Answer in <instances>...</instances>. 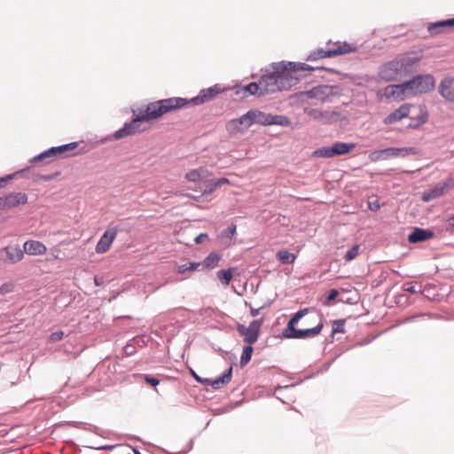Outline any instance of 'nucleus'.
Segmentation results:
<instances>
[{"instance_id":"7ed1b4c3","label":"nucleus","mask_w":454,"mask_h":454,"mask_svg":"<svg viewBox=\"0 0 454 454\" xmlns=\"http://www.w3.org/2000/svg\"><path fill=\"white\" fill-rule=\"evenodd\" d=\"M308 312V309H301L295 313L293 317L289 320L287 326L283 330V336L287 339H308L313 338L318 335L324 326L322 320L311 328L305 330L295 329V325L299 320L304 317Z\"/></svg>"},{"instance_id":"8fccbe9b","label":"nucleus","mask_w":454,"mask_h":454,"mask_svg":"<svg viewBox=\"0 0 454 454\" xmlns=\"http://www.w3.org/2000/svg\"><path fill=\"white\" fill-rule=\"evenodd\" d=\"M259 310H260L259 309H251V315L253 317H256L259 314Z\"/></svg>"},{"instance_id":"09e8293b","label":"nucleus","mask_w":454,"mask_h":454,"mask_svg":"<svg viewBox=\"0 0 454 454\" xmlns=\"http://www.w3.org/2000/svg\"><path fill=\"white\" fill-rule=\"evenodd\" d=\"M405 290L407 292H410V293H412V294L416 293L415 286H410L406 287Z\"/></svg>"},{"instance_id":"bb28decb","label":"nucleus","mask_w":454,"mask_h":454,"mask_svg":"<svg viewBox=\"0 0 454 454\" xmlns=\"http://www.w3.org/2000/svg\"><path fill=\"white\" fill-rule=\"evenodd\" d=\"M248 113L253 124L270 125V121L272 120L271 114H265L258 110H250Z\"/></svg>"},{"instance_id":"39448f33","label":"nucleus","mask_w":454,"mask_h":454,"mask_svg":"<svg viewBox=\"0 0 454 454\" xmlns=\"http://www.w3.org/2000/svg\"><path fill=\"white\" fill-rule=\"evenodd\" d=\"M405 82L410 98L427 93L433 90L435 85L434 78L431 74L417 75Z\"/></svg>"},{"instance_id":"a878e982","label":"nucleus","mask_w":454,"mask_h":454,"mask_svg":"<svg viewBox=\"0 0 454 454\" xmlns=\"http://www.w3.org/2000/svg\"><path fill=\"white\" fill-rule=\"evenodd\" d=\"M447 190L448 184L446 183L439 184L435 185L434 188L424 192L422 195V200L424 201L433 200L443 195Z\"/></svg>"},{"instance_id":"72a5a7b5","label":"nucleus","mask_w":454,"mask_h":454,"mask_svg":"<svg viewBox=\"0 0 454 454\" xmlns=\"http://www.w3.org/2000/svg\"><path fill=\"white\" fill-rule=\"evenodd\" d=\"M277 124L283 127H288L291 124L290 120L282 115H272V120L270 121V125Z\"/></svg>"},{"instance_id":"c9c22d12","label":"nucleus","mask_w":454,"mask_h":454,"mask_svg":"<svg viewBox=\"0 0 454 454\" xmlns=\"http://www.w3.org/2000/svg\"><path fill=\"white\" fill-rule=\"evenodd\" d=\"M333 333H343L345 332L344 330V320H335L333 323Z\"/></svg>"},{"instance_id":"5701e85b","label":"nucleus","mask_w":454,"mask_h":454,"mask_svg":"<svg viewBox=\"0 0 454 454\" xmlns=\"http://www.w3.org/2000/svg\"><path fill=\"white\" fill-rule=\"evenodd\" d=\"M452 27H454V19H449L430 23L427 26V30L430 35H434L450 30Z\"/></svg>"},{"instance_id":"a211bd4d","label":"nucleus","mask_w":454,"mask_h":454,"mask_svg":"<svg viewBox=\"0 0 454 454\" xmlns=\"http://www.w3.org/2000/svg\"><path fill=\"white\" fill-rule=\"evenodd\" d=\"M192 374L197 381L211 386L215 389H218L227 385L231 380L232 367H230L222 376L215 380L206 379L203 380L195 372H192Z\"/></svg>"},{"instance_id":"f3484780","label":"nucleus","mask_w":454,"mask_h":454,"mask_svg":"<svg viewBox=\"0 0 454 454\" xmlns=\"http://www.w3.org/2000/svg\"><path fill=\"white\" fill-rule=\"evenodd\" d=\"M408 91L409 90L408 88L406 87V82H403L401 84H392L387 86L384 89L383 94L387 98L403 101L406 98H410Z\"/></svg>"},{"instance_id":"6e6552de","label":"nucleus","mask_w":454,"mask_h":454,"mask_svg":"<svg viewBox=\"0 0 454 454\" xmlns=\"http://www.w3.org/2000/svg\"><path fill=\"white\" fill-rule=\"evenodd\" d=\"M409 153H415L414 148H396L389 147L381 150H376L369 154V159L372 162L386 160L390 158L404 157Z\"/></svg>"},{"instance_id":"a19ab883","label":"nucleus","mask_w":454,"mask_h":454,"mask_svg":"<svg viewBox=\"0 0 454 454\" xmlns=\"http://www.w3.org/2000/svg\"><path fill=\"white\" fill-rule=\"evenodd\" d=\"M339 295V292L336 289H331L329 291V294L326 297L325 305H330V302L336 299V297Z\"/></svg>"},{"instance_id":"aec40b11","label":"nucleus","mask_w":454,"mask_h":454,"mask_svg":"<svg viewBox=\"0 0 454 454\" xmlns=\"http://www.w3.org/2000/svg\"><path fill=\"white\" fill-rule=\"evenodd\" d=\"M438 92L445 100L454 103V77L443 78L439 83Z\"/></svg>"},{"instance_id":"2f4dec72","label":"nucleus","mask_w":454,"mask_h":454,"mask_svg":"<svg viewBox=\"0 0 454 454\" xmlns=\"http://www.w3.org/2000/svg\"><path fill=\"white\" fill-rule=\"evenodd\" d=\"M253 351H254V348L252 347V345H247L243 349V352L241 354V357H240V366L241 367H244L245 365H247L249 361L251 360V357H252V354H253Z\"/></svg>"},{"instance_id":"4468645a","label":"nucleus","mask_w":454,"mask_h":454,"mask_svg":"<svg viewBox=\"0 0 454 454\" xmlns=\"http://www.w3.org/2000/svg\"><path fill=\"white\" fill-rule=\"evenodd\" d=\"M78 146L76 142L63 145L60 146L51 147V149L43 152L34 159V161L43 160L46 158H60L62 155H67L68 153L74 151Z\"/></svg>"},{"instance_id":"37998d69","label":"nucleus","mask_w":454,"mask_h":454,"mask_svg":"<svg viewBox=\"0 0 454 454\" xmlns=\"http://www.w3.org/2000/svg\"><path fill=\"white\" fill-rule=\"evenodd\" d=\"M236 230H237V226L235 224H231V226H229L224 231L223 233L227 236V237H232L235 233H236Z\"/></svg>"},{"instance_id":"dca6fc26","label":"nucleus","mask_w":454,"mask_h":454,"mask_svg":"<svg viewBox=\"0 0 454 454\" xmlns=\"http://www.w3.org/2000/svg\"><path fill=\"white\" fill-rule=\"evenodd\" d=\"M118 234L117 227L108 228L98 241L95 251L98 254L108 252Z\"/></svg>"},{"instance_id":"393cba45","label":"nucleus","mask_w":454,"mask_h":454,"mask_svg":"<svg viewBox=\"0 0 454 454\" xmlns=\"http://www.w3.org/2000/svg\"><path fill=\"white\" fill-rule=\"evenodd\" d=\"M402 64V69L404 74L410 72L411 68L420 60V57L415 53H406L396 58Z\"/></svg>"},{"instance_id":"b1692460","label":"nucleus","mask_w":454,"mask_h":454,"mask_svg":"<svg viewBox=\"0 0 454 454\" xmlns=\"http://www.w3.org/2000/svg\"><path fill=\"white\" fill-rule=\"evenodd\" d=\"M433 236V231L415 227L412 232L408 236V241L412 244L419 243L431 239Z\"/></svg>"},{"instance_id":"603ef678","label":"nucleus","mask_w":454,"mask_h":454,"mask_svg":"<svg viewBox=\"0 0 454 454\" xmlns=\"http://www.w3.org/2000/svg\"><path fill=\"white\" fill-rule=\"evenodd\" d=\"M52 250L53 251H59V249L57 247H53Z\"/></svg>"},{"instance_id":"1a4fd4ad","label":"nucleus","mask_w":454,"mask_h":454,"mask_svg":"<svg viewBox=\"0 0 454 454\" xmlns=\"http://www.w3.org/2000/svg\"><path fill=\"white\" fill-rule=\"evenodd\" d=\"M408 117L410 123L408 127L410 129H419L425 124L428 120V111L423 105L409 104L408 103Z\"/></svg>"},{"instance_id":"9d476101","label":"nucleus","mask_w":454,"mask_h":454,"mask_svg":"<svg viewBox=\"0 0 454 454\" xmlns=\"http://www.w3.org/2000/svg\"><path fill=\"white\" fill-rule=\"evenodd\" d=\"M263 324V319L252 321L248 326L244 325H238V333L243 337L244 341L249 345L257 341L260 334L261 327Z\"/></svg>"},{"instance_id":"ddd939ff","label":"nucleus","mask_w":454,"mask_h":454,"mask_svg":"<svg viewBox=\"0 0 454 454\" xmlns=\"http://www.w3.org/2000/svg\"><path fill=\"white\" fill-rule=\"evenodd\" d=\"M27 202V195L25 192H12L0 197V210H9Z\"/></svg>"},{"instance_id":"c85d7f7f","label":"nucleus","mask_w":454,"mask_h":454,"mask_svg":"<svg viewBox=\"0 0 454 454\" xmlns=\"http://www.w3.org/2000/svg\"><path fill=\"white\" fill-rule=\"evenodd\" d=\"M238 270L236 268H230L228 270H221L217 272L218 279L221 283L227 286H229L231 278L234 275H238Z\"/></svg>"},{"instance_id":"7c9ffc66","label":"nucleus","mask_w":454,"mask_h":454,"mask_svg":"<svg viewBox=\"0 0 454 454\" xmlns=\"http://www.w3.org/2000/svg\"><path fill=\"white\" fill-rule=\"evenodd\" d=\"M276 257L278 261L285 264L294 263L296 260V255L287 250H280L277 253Z\"/></svg>"},{"instance_id":"f03ea898","label":"nucleus","mask_w":454,"mask_h":454,"mask_svg":"<svg viewBox=\"0 0 454 454\" xmlns=\"http://www.w3.org/2000/svg\"><path fill=\"white\" fill-rule=\"evenodd\" d=\"M322 67H313L305 63L281 61L271 65V73L264 74L267 77L271 93L286 90L297 84L300 80L298 74L311 72Z\"/></svg>"},{"instance_id":"20e7f679","label":"nucleus","mask_w":454,"mask_h":454,"mask_svg":"<svg viewBox=\"0 0 454 454\" xmlns=\"http://www.w3.org/2000/svg\"><path fill=\"white\" fill-rule=\"evenodd\" d=\"M357 51V47L354 43L347 42H332L326 43L325 49L320 48L311 51L307 57L308 61H315L321 59L333 58L338 55L347 54Z\"/></svg>"},{"instance_id":"c03bdc74","label":"nucleus","mask_w":454,"mask_h":454,"mask_svg":"<svg viewBox=\"0 0 454 454\" xmlns=\"http://www.w3.org/2000/svg\"><path fill=\"white\" fill-rule=\"evenodd\" d=\"M214 182H215V187H218V188L223 184L230 183L229 179L225 178V177L219 178L217 180H215Z\"/></svg>"},{"instance_id":"9b49d317","label":"nucleus","mask_w":454,"mask_h":454,"mask_svg":"<svg viewBox=\"0 0 454 454\" xmlns=\"http://www.w3.org/2000/svg\"><path fill=\"white\" fill-rule=\"evenodd\" d=\"M24 258V251L19 245H9L0 250V261L7 264L20 262Z\"/></svg>"},{"instance_id":"ea45409f","label":"nucleus","mask_w":454,"mask_h":454,"mask_svg":"<svg viewBox=\"0 0 454 454\" xmlns=\"http://www.w3.org/2000/svg\"><path fill=\"white\" fill-rule=\"evenodd\" d=\"M64 336H65V333L63 331H57L55 333H52L50 335L49 340L51 342H57V341L61 340L64 338Z\"/></svg>"},{"instance_id":"4c0bfd02","label":"nucleus","mask_w":454,"mask_h":454,"mask_svg":"<svg viewBox=\"0 0 454 454\" xmlns=\"http://www.w3.org/2000/svg\"><path fill=\"white\" fill-rule=\"evenodd\" d=\"M140 377L143 378L144 380L147 384H149V385H151L153 387H156L160 383L159 380H157L156 378L152 377L151 375H148V374H142V375H140Z\"/></svg>"},{"instance_id":"f8f14e48","label":"nucleus","mask_w":454,"mask_h":454,"mask_svg":"<svg viewBox=\"0 0 454 454\" xmlns=\"http://www.w3.org/2000/svg\"><path fill=\"white\" fill-rule=\"evenodd\" d=\"M253 125L249 113H246L237 119H232L226 123V130L231 135L243 133Z\"/></svg>"},{"instance_id":"a18cd8bd","label":"nucleus","mask_w":454,"mask_h":454,"mask_svg":"<svg viewBox=\"0 0 454 454\" xmlns=\"http://www.w3.org/2000/svg\"><path fill=\"white\" fill-rule=\"evenodd\" d=\"M447 229H454V214L446 219Z\"/></svg>"},{"instance_id":"cd10ccee","label":"nucleus","mask_w":454,"mask_h":454,"mask_svg":"<svg viewBox=\"0 0 454 454\" xmlns=\"http://www.w3.org/2000/svg\"><path fill=\"white\" fill-rule=\"evenodd\" d=\"M209 175L208 171L203 168L192 169L185 174V179L189 182L199 183Z\"/></svg>"},{"instance_id":"0eeeda50","label":"nucleus","mask_w":454,"mask_h":454,"mask_svg":"<svg viewBox=\"0 0 454 454\" xmlns=\"http://www.w3.org/2000/svg\"><path fill=\"white\" fill-rule=\"evenodd\" d=\"M235 93L242 98H247L249 96H263L271 93V91L270 90L267 77L262 75L259 82H250L246 86L239 87Z\"/></svg>"},{"instance_id":"412c9836","label":"nucleus","mask_w":454,"mask_h":454,"mask_svg":"<svg viewBox=\"0 0 454 454\" xmlns=\"http://www.w3.org/2000/svg\"><path fill=\"white\" fill-rule=\"evenodd\" d=\"M23 251L29 255H43L47 252V247L39 240L29 239L24 243Z\"/></svg>"},{"instance_id":"3c124183","label":"nucleus","mask_w":454,"mask_h":454,"mask_svg":"<svg viewBox=\"0 0 454 454\" xmlns=\"http://www.w3.org/2000/svg\"><path fill=\"white\" fill-rule=\"evenodd\" d=\"M94 282H95V285H96V286H100V285H101V283L99 282V279H98V277H95V278H94Z\"/></svg>"},{"instance_id":"6ab92c4d","label":"nucleus","mask_w":454,"mask_h":454,"mask_svg":"<svg viewBox=\"0 0 454 454\" xmlns=\"http://www.w3.org/2000/svg\"><path fill=\"white\" fill-rule=\"evenodd\" d=\"M303 94L310 99H315L317 102H325L329 100L330 96L333 95V90L329 86L319 85Z\"/></svg>"},{"instance_id":"de8ad7c7","label":"nucleus","mask_w":454,"mask_h":454,"mask_svg":"<svg viewBox=\"0 0 454 454\" xmlns=\"http://www.w3.org/2000/svg\"><path fill=\"white\" fill-rule=\"evenodd\" d=\"M369 208L371 210L376 211V210H378L380 208V205L378 203H370L369 204Z\"/></svg>"},{"instance_id":"f704fd0d","label":"nucleus","mask_w":454,"mask_h":454,"mask_svg":"<svg viewBox=\"0 0 454 454\" xmlns=\"http://www.w3.org/2000/svg\"><path fill=\"white\" fill-rule=\"evenodd\" d=\"M359 249H360L359 245H355L354 247H352L344 255L345 261L350 262L353 259H355L359 254Z\"/></svg>"},{"instance_id":"f257e3e1","label":"nucleus","mask_w":454,"mask_h":454,"mask_svg":"<svg viewBox=\"0 0 454 454\" xmlns=\"http://www.w3.org/2000/svg\"><path fill=\"white\" fill-rule=\"evenodd\" d=\"M219 92L220 89L215 86L201 90L197 97L190 101L184 98H169L150 103L144 111L139 110L137 114L134 112L135 118L115 131L114 137L115 139H121L137 132L145 131L147 128L143 125V122L158 120L164 114L183 108L190 103L194 105L203 104L213 99Z\"/></svg>"},{"instance_id":"2eb2a0df","label":"nucleus","mask_w":454,"mask_h":454,"mask_svg":"<svg viewBox=\"0 0 454 454\" xmlns=\"http://www.w3.org/2000/svg\"><path fill=\"white\" fill-rule=\"evenodd\" d=\"M402 67L401 62H398L395 58L380 67V75L386 81H395L404 74Z\"/></svg>"},{"instance_id":"79ce46f5","label":"nucleus","mask_w":454,"mask_h":454,"mask_svg":"<svg viewBox=\"0 0 454 454\" xmlns=\"http://www.w3.org/2000/svg\"><path fill=\"white\" fill-rule=\"evenodd\" d=\"M218 187H215V182H211L209 184L207 185L206 189L203 192V195H208L212 192H214Z\"/></svg>"},{"instance_id":"49530a36","label":"nucleus","mask_w":454,"mask_h":454,"mask_svg":"<svg viewBox=\"0 0 454 454\" xmlns=\"http://www.w3.org/2000/svg\"><path fill=\"white\" fill-rule=\"evenodd\" d=\"M207 238V234L206 233H201L200 235H198L194 241L197 243V244H200L202 243Z\"/></svg>"},{"instance_id":"c756f323","label":"nucleus","mask_w":454,"mask_h":454,"mask_svg":"<svg viewBox=\"0 0 454 454\" xmlns=\"http://www.w3.org/2000/svg\"><path fill=\"white\" fill-rule=\"evenodd\" d=\"M221 260V255L216 253H210L203 261V267L206 269H214Z\"/></svg>"},{"instance_id":"423d86ee","label":"nucleus","mask_w":454,"mask_h":454,"mask_svg":"<svg viewBox=\"0 0 454 454\" xmlns=\"http://www.w3.org/2000/svg\"><path fill=\"white\" fill-rule=\"evenodd\" d=\"M356 147L353 143L335 142L331 146H325L315 150L312 153L316 158H332L337 155H344L352 152Z\"/></svg>"},{"instance_id":"58836bf2","label":"nucleus","mask_w":454,"mask_h":454,"mask_svg":"<svg viewBox=\"0 0 454 454\" xmlns=\"http://www.w3.org/2000/svg\"><path fill=\"white\" fill-rule=\"evenodd\" d=\"M14 289V286L12 283H4L0 286V294L2 295L12 293Z\"/></svg>"},{"instance_id":"473e14b6","label":"nucleus","mask_w":454,"mask_h":454,"mask_svg":"<svg viewBox=\"0 0 454 454\" xmlns=\"http://www.w3.org/2000/svg\"><path fill=\"white\" fill-rule=\"evenodd\" d=\"M200 266V262H188L185 264L179 265L177 267V272L179 274H184L187 270H197Z\"/></svg>"},{"instance_id":"4be33fe9","label":"nucleus","mask_w":454,"mask_h":454,"mask_svg":"<svg viewBox=\"0 0 454 454\" xmlns=\"http://www.w3.org/2000/svg\"><path fill=\"white\" fill-rule=\"evenodd\" d=\"M408 103L401 105L395 111L390 113L384 120L383 123L386 125H391L402 121L404 118L408 117Z\"/></svg>"},{"instance_id":"e433bc0d","label":"nucleus","mask_w":454,"mask_h":454,"mask_svg":"<svg viewBox=\"0 0 454 454\" xmlns=\"http://www.w3.org/2000/svg\"><path fill=\"white\" fill-rule=\"evenodd\" d=\"M305 113L312 117L313 119H321V118H324L326 114H324L317 109H305Z\"/></svg>"}]
</instances>
